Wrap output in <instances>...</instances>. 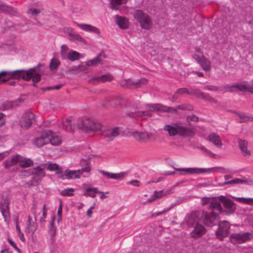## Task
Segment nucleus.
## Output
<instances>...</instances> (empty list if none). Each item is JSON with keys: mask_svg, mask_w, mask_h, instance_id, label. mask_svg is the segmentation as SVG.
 <instances>
[{"mask_svg": "<svg viewBox=\"0 0 253 253\" xmlns=\"http://www.w3.org/2000/svg\"><path fill=\"white\" fill-rule=\"evenodd\" d=\"M23 80L28 81L32 79L33 85L41 80V75L38 73L36 68L29 70H17L13 71H3L0 72V84L5 83L11 79Z\"/></svg>", "mask_w": 253, "mask_h": 253, "instance_id": "obj_1", "label": "nucleus"}, {"mask_svg": "<svg viewBox=\"0 0 253 253\" xmlns=\"http://www.w3.org/2000/svg\"><path fill=\"white\" fill-rule=\"evenodd\" d=\"M134 18L139 23L140 27L146 30L150 29L152 26L150 17L141 10H137L133 13Z\"/></svg>", "mask_w": 253, "mask_h": 253, "instance_id": "obj_2", "label": "nucleus"}, {"mask_svg": "<svg viewBox=\"0 0 253 253\" xmlns=\"http://www.w3.org/2000/svg\"><path fill=\"white\" fill-rule=\"evenodd\" d=\"M200 221L207 226L211 227L215 225L216 221L219 219L218 214L214 211L208 212L206 211H200Z\"/></svg>", "mask_w": 253, "mask_h": 253, "instance_id": "obj_3", "label": "nucleus"}, {"mask_svg": "<svg viewBox=\"0 0 253 253\" xmlns=\"http://www.w3.org/2000/svg\"><path fill=\"white\" fill-rule=\"evenodd\" d=\"M253 238V234L251 232H240L231 234L229 240L233 244H241L250 241Z\"/></svg>", "mask_w": 253, "mask_h": 253, "instance_id": "obj_4", "label": "nucleus"}, {"mask_svg": "<svg viewBox=\"0 0 253 253\" xmlns=\"http://www.w3.org/2000/svg\"><path fill=\"white\" fill-rule=\"evenodd\" d=\"M46 166V164H42L40 166L30 169L32 174L34 175V177L30 181L31 185L37 184L39 181H41L45 176Z\"/></svg>", "mask_w": 253, "mask_h": 253, "instance_id": "obj_5", "label": "nucleus"}, {"mask_svg": "<svg viewBox=\"0 0 253 253\" xmlns=\"http://www.w3.org/2000/svg\"><path fill=\"white\" fill-rule=\"evenodd\" d=\"M9 198L7 194L0 195V210L4 221L8 223L10 220Z\"/></svg>", "mask_w": 253, "mask_h": 253, "instance_id": "obj_6", "label": "nucleus"}, {"mask_svg": "<svg viewBox=\"0 0 253 253\" xmlns=\"http://www.w3.org/2000/svg\"><path fill=\"white\" fill-rule=\"evenodd\" d=\"M112 104L114 106L119 105L131 109H136L138 107V103L133 101L130 99L124 96H118L113 98L112 100Z\"/></svg>", "mask_w": 253, "mask_h": 253, "instance_id": "obj_7", "label": "nucleus"}, {"mask_svg": "<svg viewBox=\"0 0 253 253\" xmlns=\"http://www.w3.org/2000/svg\"><path fill=\"white\" fill-rule=\"evenodd\" d=\"M196 52L197 53L193 55L194 59L200 65L204 71H210L211 62L203 55L200 49H197Z\"/></svg>", "mask_w": 253, "mask_h": 253, "instance_id": "obj_8", "label": "nucleus"}, {"mask_svg": "<svg viewBox=\"0 0 253 253\" xmlns=\"http://www.w3.org/2000/svg\"><path fill=\"white\" fill-rule=\"evenodd\" d=\"M219 168L214 167L211 168H191L185 169H178L177 170L182 172L183 174H200L205 173H211L214 171L215 169H219Z\"/></svg>", "mask_w": 253, "mask_h": 253, "instance_id": "obj_9", "label": "nucleus"}, {"mask_svg": "<svg viewBox=\"0 0 253 253\" xmlns=\"http://www.w3.org/2000/svg\"><path fill=\"white\" fill-rule=\"evenodd\" d=\"M35 122V115L31 112L28 111L25 112L20 121V126L23 129H28Z\"/></svg>", "mask_w": 253, "mask_h": 253, "instance_id": "obj_10", "label": "nucleus"}, {"mask_svg": "<svg viewBox=\"0 0 253 253\" xmlns=\"http://www.w3.org/2000/svg\"><path fill=\"white\" fill-rule=\"evenodd\" d=\"M120 133V128L118 127L113 128H102V136L106 141L110 142L112 141L114 138L117 137Z\"/></svg>", "mask_w": 253, "mask_h": 253, "instance_id": "obj_11", "label": "nucleus"}, {"mask_svg": "<svg viewBox=\"0 0 253 253\" xmlns=\"http://www.w3.org/2000/svg\"><path fill=\"white\" fill-rule=\"evenodd\" d=\"M230 228V225L226 221H223L219 223L218 228L216 231L217 238L220 240H222L228 235Z\"/></svg>", "mask_w": 253, "mask_h": 253, "instance_id": "obj_12", "label": "nucleus"}, {"mask_svg": "<svg viewBox=\"0 0 253 253\" xmlns=\"http://www.w3.org/2000/svg\"><path fill=\"white\" fill-rule=\"evenodd\" d=\"M79 126L86 131H95L102 128L100 124L99 123L87 120H84L82 121L79 125Z\"/></svg>", "mask_w": 253, "mask_h": 253, "instance_id": "obj_13", "label": "nucleus"}, {"mask_svg": "<svg viewBox=\"0 0 253 253\" xmlns=\"http://www.w3.org/2000/svg\"><path fill=\"white\" fill-rule=\"evenodd\" d=\"M147 109L149 111H157L165 112H176V109L173 108L163 106L160 104H147L146 106Z\"/></svg>", "mask_w": 253, "mask_h": 253, "instance_id": "obj_14", "label": "nucleus"}, {"mask_svg": "<svg viewBox=\"0 0 253 253\" xmlns=\"http://www.w3.org/2000/svg\"><path fill=\"white\" fill-rule=\"evenodd\" d=\"M81 169H79L80 172L84 177H88L91 169L90 159H82L80 161Z\"/></svg>", "mask_w": 253, "mask_h": 253, "instance_id": "obj_15", "label": "nucleus"}, {"mask_svg": "<svg viewBox=\"0 0 253 253\" xmlns=\"http://www.w3.org/2000/svg\"><path fill=\"white\" fill-rule=\"evenodd\" d=\"M238 144L242 155L245 158L251 156V152L249 149L248 141L245 139H238Z\"/></svg>", "mask_w": 253, "mask_h": 253, "instance_id": "obj_16", "label": "nucleus"}, {"mask_svg": "<svg viewBox=\"0 0 253 253\" xmlns=\"http://www.w3.org/2000/svg\"><path fill=\"white\" fill-rule=\"evenodd\" d=\"M195 134V131L193 127H187L179 123L177 135L184 137H188L193 136Z\"/></svg>", "mask_w": 253, "mask_h": 253, "instance_id": "obj_17", "label": "nucleus"}, {"mask_svg": "<svg viewBox=\"0 0 253 253\" xmlns=\"http://www.w3.org/2000/svg\"><path fill=\"white\" fill-rule=\"evenodd\" d=\"M198 221H200V211H193L187 215L184 222L187 226L192 227Z\"/></svg>", "mask_w": 253, "mask_h": 253, "instance_id": "obj_18", "label": "nucleus"}, {"mask_svg": "<svg viewBox=\"0 0 253 253\" xmlns=\"http://www.w3.org/2000/svg\"><path fill=\"white\" fill-rule=\"evenodd\" d=\"M132 136L139 142H147L150 140L153 134L151 133L136 131L133 132Z\"/></svg>", "mask_w": 253, "mask_h": 253, "instance_id": "obj_19", "label": "nucleus"}, {"mask_svg": "<svg viewBox=\"0 0 253 253\" xmlns=\"http://www.w3.org/2000/svg\"><path fill=\"white\" fill-rule=\"evenodd\" d=\"M232 88H236L241 91L249 92L253 95V83L242 82L235 84L232 85Z\"/></svg>", "mask_w": 253, "mask_h": 253, "instance_id": "obj_20", "label": "nucleus"}, {"mask_svg": "<svg viewBox=\"0 0 253 253\" xmlns=\"http://www.w3.org/2000/svg\"><path fill=\"white\" fill-rule=\"evenodd\" d=\"M49 132L47 131L43 132L39 137L34 141V144L37 147H42L49 142Z\"/></svg>", "mask_w": 253, "mask_h": 253, "instance_id": "obj_21", "label": "nucleus"}, {"mask_svg": "<svg viewBox=\"0 0 253 253\" xmlns=\"http://www.w3.org/2000/svg\"><path fill=\"white\" fill-rule=\"evenodd\" d=\"M82 175L79 169L72 170L67 169L64 171V174L61 176V178L62 180H65L66 179H71L73 178L78 179L80 178Z\"/></svg>", "mask_w": 253, "mask_h": 253, "instance_id": "obj_22", "label": "nucleus"}, {"mask_svg": "<svg viewBox=\"0 0 253 253\" xmlns=\"http://www.w3.org/2000/svg\"><path fill=\"white\" fill-rule=\"evenodd\" d=\"M205 228L201 224L196 223L194 229L190 232V235L191 237L197 239L201 237L206 233Z\"/></svg>", "mask_w": 253, "mask_h": 253, "instance_id": "obj_23", "label": "nucleus"}, {"mask_svg": "<svg viewBox=\"0 0 253 253\" xmlns=\"http://www.w3.org/2000/svg\"><path fill=\"white\" fill-rule=\"evenodd\" d=\"M183 94H187L189 95H197L202 94V92L198 89H192L191 91H189L187 88L185 87L180 88L177 89L174 94L173 95V99H176L179 95Z\"/></svg>", "mask_w": 253, "mask_h": 253, "instance_id": "obj_24", "label": "nucleus"}, {"mask_svg": "<svg viewBox=\"0 0 253 253\" xmlns=\"http://www.w3.org/2000/svg\"><path fill=\"white\" fill-rule=\"evenodd\" d=\"M127 114L130 118L136 119H140L141 120L146 119L147 118L152 116V114L150 112L142 111L129 112Z\"/></svg>", "mask_w": 253, "mask_h": 253, "instance_id": "obj_25", "label": "nucleus"}, {"mask_svg": "<svg viewBox=\"0 0 253 253\" xmlns=\"http://www.w3.org/2000/svg\"><path fill=\"white\" fill-rule=\"evenodd\" d=\"M23 102L21 98H19L14 101H5L0 106V109L2 110H6L12 109L15 107L20 105Z\"/></svg>", "mask_w": 253, "mask_h": 253, "instance_id": "obj_26", "label": "nucleus"}, {"mask_svg": "<svg viewBox=\"0 0 253 253\" xmlns=\"http://www.w3.org/2000/svg\"><path fill=\"white\" fill-rule=\"evenodd\" d=\"M172 193V189H169L166 190H161L160 191H155L153 195L148 199V202H151L154 201L156 199H159L163 196H167Z\"/></svg>", "mask_w": 253, "mask_h": 253, "instance_id": "obj_27", "label": "nucleus"}, {"mask_svg": "<svg viewBox=\"0 0 253 253\" xmlns=\"http://www.w3.org/2000/svg\"><path fill=\"white\" fill-rule=\"evenodd\" d=\"M179 123H172L166 125L164 127V130L167 131L170 136H174L177 135Z\"/></svg>", "mask_w": 253, "mask_h": 253, "instance_id": "obj_28", "label": "nucleus"}, {"mask_svg": "<svg viewBox=\"0 0 253 253\" xmlns=\"http://www.w3.org/2000/svg\"><path fill=\"white\" fill-rule=\"evenodd\" d=\"M208 140L212 142L216 147L221 148L223 145L220 136L215 133H211L208 136Z\"/></svg>", "mask_w": 253, "mask_h": 253, "instance_id": "obj_29", "label": "nucleus"}, {"mask_svg": "<svg viewBox=\"0 0 253 253\" xmlns=\"http://www.w3.org/2000/svg\"><path fill=\"white\" fill-rule=\"evenodd\" d=\"M77 25L82 30L92 32L96 34H100V31L98 28L87 24H80L76 23Z\"/></svg>", "mask_w": 253, "mask_h": 253, "instance_id": "obj_30", "label": "nucleus"}, {"mask_svg": "<svg viewBox=\"0 0 253 253\" xmlns=\"http://www.w3.org/2000/svg\"><path fill=\"white\" fill-rule=\"evenodd\" d=\"M19 158V155H16L13 156L11 159H7L3 162V164L4 168L6 169H8L18 164Z\"/></svg>", "mask_w": 253, "mask_h": 253, "instance_id": "obj_31", "label": "nucleus"}, {"mask_svg": "<svg viewBox=\"0 0 253 253\" xmlns=\"http://www.w3.org/2000/svg\"><path fill=\"white\" fill-rule=\"evenodd\" d=\"M223 206L225 209L224 211L227 214L233 213L236 209L235 203L230 199L225 201Z\"/></svg>", "mask_w": 253, "mask_h": 253, "instance_id": "obj_32", "label": "nucleus"}, {"mask_svg": "<svg viewBox=\"0 0 253 253\" xmlns=\"http://www.w3.org/2000/svg\"><path fill=\"white\" fill-rule=\"evenodd\" d=\"M0 10L3 12H7L13 15H17L18 12L17 9L10 6L4 5L0 2Z\"/></svg>", "mask_w": 253, "mask_h": 253, "instance_id": "obj_33", "label": "nucleus"}, {"mask_svg": "<svg viewBox=\"0 0 253 253\" xmlns=\"http://www.w3.org/2000/svg\"><path fill=\"white\" fill-rule=\"evenodd\" d=\"M116 23L121 29H126L128 27V21L126 18L124 17L117 15Z\"/></svg>", "mask_w": 253, "mask_h": 253, "instance_id": "obj_34", "label": "nucleus"}, {"mask_svg": "<svg viewBox=\"0 0 253 253\" xmlns=\"http://www.w3.org/2000/svg\"><path fill=\"white\" fill-rule=\"evenodd\" d=\"M99 171L107 177L114 179H121L125 175L124 173H112L102 170H100Z\"/></svg>", "mask_w": 253, "mask_h": 253, "instance_id": "obj_35", "label": "nucleus"}, {"mask_svg": "<svg viewBox=\"0 0 253 253\" xmlns=\"http://www.w3.org/2000/svg\"><path fill=\"white\" fill-rule=\"evenodd\" d=\"M18 163L19 166L23 168H28L33 165V162L31 160L24 158L20 155H19Z\"/></svg>", "mask_w": 253, "mask_h": 253, "instance_id": "obj_36", "label": "nucleus"}, {"mask_svg": "<svg viewBox=\"0 0 253 253\" xmlns=\"http://www.w3.org/2000/svg\"><path fill=\"white\" fill-rule=\"evenodd\" d=\"M105 57L104 53L101 52L99 53L95 58L88 60L86 62L87 66H96L100 63L101 61V57Z\"/></svg>", "mask_w": 253, "mask_h": 253, "instance_id": "obj_37", "label": "nucleus"}, {"mask_svg": "<svg viewBox=\"0 0 253 253\" xmlns=\"http://www.w3.org/2000/svg\"><path fill=\"white\" fill-rule=\"evenodd\" d=\"M98 193H101V191H98L97 188L88 187L84 190V195L85 196H89L94 198L95 194Z\"/></svg>", "mask_w": 253, "mask_h": 253, "instance_id": "obj_38", "label": "nucleus"}, {"mask_svg": "<svg viewBox=\"0 0 253 253\" xmlns=\"http://www.w3.org/2000/svg\"><path fill=\"white\" fill-rule=\"evenodd\" d=\"M49 132V142L52 145L57 146L61 143V138L56 135H53L50 131H47Z\"/></svg>", "mask_w": 253, "mask_h": 253, "instance_id": "obj_39", "label": "nucleus"}, {"mask_svg": "<svg viewBox=\"0 0 253 253\" xmlns=\"http://www.w3.org/2000/svg\"><path fill=\"white\" fill-rule=\"evenodd\" d=\"M249 182H252V180H248L245 178L240 179V178H235L231 180L224 182L223 183L224 185H228V184H242V183H247Z\"/></svg>", "mask_w": 253, "mask_h": 253, "instance_id": "obj_40", "label": "nucleus"}, {"mask_svg": "<svg viewBox=\"0 0 253 253\" xmlns=\"http://www.w3.org/2000/svg\"><path fill=\"white\" fill-rule=\"evenodd\" d=\"M86 68L84 66L79 64L77 66H73L68 70V72L72 74H78L81 72L85 71Z\"/></svg>", "mask_w": 253, "mask_h": 253, "instance_id": "obj_41", "label": "nucleus"}, {"mask_svg": "<svg viewBox=\"0 0 253 253\" xmlns=\"http://www.w3.org/2000/svg\"><path fill=\"white\" fill-rule=\"evenodd\" d=\"M127 2V0H110L111 8L115 10H118L120 5L126 4Z\"/></svg>", "mask_w": 253, "mask_h": 253, "instance_id": "obj_42", "label": "nucleus"}, {"mask_svg": "<svg viewBox=\"0 0 253 253\" xmlns=\"http://www.w3.org/2000/svg\"><path fill=\"white\" fill-rule=\"evenodd\" d=\"M237 116L240 119L239 121L240 123H245L249 121L253 122V117L249 116L245 113H237Z\"/></svg>", "mask_w": 253, "mask_h": 253, "instance_id": "obj_43", "label": "nucleus"}, {"mask_svg": "<svg viewBox=\"0 0 253 253\" xmlns=\"http://www.w3.org/2000/svg\"><path fill=\"white\" fill-rule=\"evenodd\" d=\"M210 208L213 211L216 210L219 212H221L222 211V207L218 201L216 200L213 199L211 202H210Z\"/></svg>", "mask_w": 253, "mask_h": 253, "instance_id": "obj_44", "label": "nucleus"}, {"mask_svg": "<svg viewBox=\"0 0 253 253\" xmlns=\"http://www.w3.org/2000/svg\"><path fill=\"white\" fill-rule=\"evenodd\" d=\"M69 51V49L66 44L62 45L60 49L61 59L63 60L67 59Z\"/></svg>", "mask_w": 253, "mask_h": 253, "instance_id": "obj_45", "label": "nucleus"}, {"mask_svg": "<svg viewBox=\"0 0 253 253\" xmlns=\"http://www.w3.org/2000/svg\"><path fill=\"white\" fill-rule=\"evenodd\" d=\"M80 54L77 51L74 50H70L69 52V55L67 59L71 61L78 60L80 59Z\"/></svg>", "mask_w": 253, "mask_h": 253, "instance_id": "obj_46", "label": "nucleus"}, {"mask_svg": "<svg viewBox=\"0 0 253 253\" xmlns=\"http://www.w3.org/2000/svg\"><path fill=\"white\" fill-rule=\"evenodd\" d=\"M62 126L64 129L67 131H72L73 127L71 124V121L69 119H66L62 121Z\"/></svg>", "mask_w": 253, "mask_h": 253, "instance_id": "obj_47", "label": "nucleus"}, {"mask_svg": "<svg viewBox=\"0 0 253 253\" xmlns=\"http://www.w3.org/2000/svg\"><path fill=\"white\" fill-rule=\"evenodd\" d=\"M60 65V62L59 59L54 58L50 60L49 68L51 70L54 71L56 70Z\"/></svg>", "mask_w": 253, "mask_h": 253, "instance_id": "obj_48", "label": "nucleus"}, {"mask_svg": "<svg viewBox=\"0 0 253 253\" xmlns=\"http://www.w3.org/2000/svg\"><path fill=\"white\" fill-rule=\"evenodd\" d=\"M133 80L129 79H124L121 81V85L124 87L128 88H133Z\"/></svg>", "mask_w": 253, "mask_h": 253, "instance_id": "obj_49", "label": "nucleus"}, {"mask_svg": "<svg viewBox=\"0 0 253 253\" xmlns=\"http://www.w3.org/2000/svg\"><path fill=\"white\" fill-rule=\"evenodd\" d=\"M234 198L240 202L253 206V198L243 197H235Z\"/></svg>", "mask_w": 253, "mask_h": 253, "instance_id": "obj_50", "label": "nucleus"}, {"mask_svg": "<svg viewBox=\"0 0 253 253\" xmlns=\"http://www.w3.org/2000/svg\"><path fill=\"white\" fill-rule=\"evenodd\" d=\"M54 219L55 217H53L52 218V221H51L49 227V230L50 235L52 237H54L56 234V228L55 226H54Z\"/></svg>", "mask_w": 253, "mask_h": 253, "instance_id": "obj_51", "label": "nucleus"}, {"mask_svg": "<svg viewBox=\"0 0 253 253\" xmlns=\"http://www.w3.org/2000/svg\"><path fill=\"white\" fill-rule=\"evenodd\" d=\"M101 83L110 82L113 80V76L110 74H106L100 76Z\"/></svg>", "mask_w": 253, "mask_h": 253, "instance_id": "obj_52", "label": "nucleus"}, {"mask_svg": "<svg viewBox=\"0 0 253 253\" xmlns=\"http://www.w3.org/2000/svg\"><path fill=\"white\" fill-rule=\"evenodd\" d=\"M74 191L75 189L73 188H67L62 190L60 194L63 196H72Z\"/></svg>", "mask_w": 253, "mask_h": 253, "instance_id": "obj_53", "label": "nucleus"}, {"mask_svg": "<svg viewBox=\"0 0 253 253\" xmlns=\"http://www.w3.org/2000/svg\"><path fill=\"white\" fill-rule=\"evenodd\" d=\"M31 220L32 219L31 216L30 215L28 216V219L27 222V229L29 232L34 233L36 230V229L34 227V223H32Z\"/></svg>", "mask_w": 253, "mask_h": 253, "instance_id": "obj_54", "label": "nucleus"}, {"mask_svg": "<svg viewBox=\"0 0 253 253\" xmlns=\"http://www.w3.org/2000/svg\"><path fill=\"white\" fill-rule=\"evenodd\" d=\"M46 164V168L49 171H54L58 169V165L57 164L48 163Z\"/></svg>", "mask_w": 253, "mask_h": 253, "instance_id": "obj_55", "label": "nucleus"}, {"mask_svg": "<svg viewBox=\"0 0 253 253\" xmlns=\"http://www.w3.org/2000/svg\"><path fill=\"white\" fill-rule=\"evenodd\" d=\"M198 117L195 115L188 116L186 118V121L189 125H191V122H198Z\"/></svg>", "mask_w": 253, "mask_h": 253, "instance_id": "obj_56", "label": "nucleus"}, {"mask_svg": "<svg viewBox=\"0 0 253 253\" xmlns=\"http://www.w3.org/2000/svg\"><path fill=\"white\" fill-rule=\"evenodd\" d=\"M40 10L37 8H30L27 11V13L32 16L37 15L40 14Z\"/></svg>", "mask_w": 253, "mask_h": 253, "instance_id": "obj_57", "label": "nucleus"}, {"mask_svg": "<svg viewBox=\"0 0 253 253\" xmlns=\"http://www.w3.org/2000/svg\"><path fill=\"white\" fill-rule=\"evenodd\" d=\"M46 218V211H45V205H44L42 208V214L40 218V222L42 224H44L45 222Z\"/></svg>", "mask_w": 253, "mask_h": 253, "instance_id": "obj_58", "label": "nucleus"}, {"mask_svg": "<svg viewBox=\"0 0 253 253\" xmlns=\"http://www.w3.org/2000/svg\"><path fill=\"white\" fill-rule=\"evenodd\" d=\"M88 82L91 84H95L96 83L101 82L100 76L92 77L91 79L89 80Z\"/></svg>", "mask_w": 253, "mask_h": 253, "instance_id": "obj_59", "label": "nucleus"}, {"mask_svg": "<svg viewBox=\"0 0 253 253\" xmlns=\"http://www.w3.org/2000/svg\"><path fill=\"white\" fill-rule=\"evenodd\" d=\"M60 201V206L58 208V211H57V214L59 217V218H61V213L62 211V202L61 200H59Z\"/></svg>", "mask_w": 253, "mask_h": 253, "instance_id": "obj_60", "label": "nucleus"}, {"mask_svg": "<svg viewBox=\"0 0 253 253\" xmlns=\"http://www.w3.org/2000/svg\"><path fill=\"white\" fill-rule=\"evenodd\" d=\"M8 242L10 244L11 246H12L16 250H17L18 252H20V249L17 247L16 244L12 241L10 239H8Z\"/></svg>", "mask_w": 253, "mask_h": 253, "instance_id": "obj_61", "label": "nucleus"}, {"mask_svg": "<svg viewBox=\"0 0 253 253\" xmlns=\"http://www.w3.org/2000/svg\"><path fill=\"white\" fill-rule=\"evenodd\" d=\"M73 38L76 41H83V38L78 34H73Z\"/></svg>", "mask_w": 253, "mask_h": 253, "instance_id": "obj_62", "label": "nucleus"}, {"mask_svg": "<svg viewBox=\"0 0 253 253\" xmlns=\"http://www.w3.org/2000/svg\"><path fill=\"white\" fill-rule=\"evenodd\" d=\"M138 80L139 81L140 86L147 84L148 83L147 80L145 79H138Z\"/></svg>", "mask_w": 253, "mask_h": 253, "instance_id": "obj_63", "label": "nucleus"}, {"mask_svg": "<svg viewBox=\"0 0 253 253\" xmlns=\"http://www.w3.org/2000/svg\"><path fill=\"white\" fill-rule=\"evenodd\" d=\"M9 153L8 151L0 153V161L3 159L4 158L8 156Z\"/></svg>", "mask_w": 253, "mask_h": 253, "instance_id": "obj_64", "label": "nucleus"}]
</instances>
